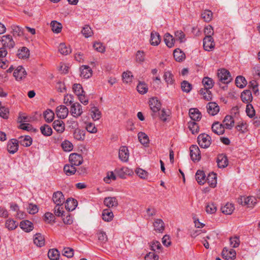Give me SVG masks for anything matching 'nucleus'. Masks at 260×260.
Segmentation results:
<instances>
[{
    "instance_id": "f257e3e1",
    "label": "nucleus",
    "mask_w": 260,
    "mask_h": 260,
    "mask_svg": "<svg viewBox=\"0 0 260 260\" xmlns=\"http://www.w3.org/2000/svg\"><path fill=\"white\" fill-rule=\"evenodd\" d=\"M217 77L218 79V84L220 86H221V83L228 84L232 80L230 72L225 69L218 71Z\"/></svg>"
},
{
    "instance_id": "f03ea898",
    "label": "nucleus",
    "mask_w": 260,
    "mask_h": 260,
    "mask_svg": "<svg viewBox=\"0 0 260 260\" xmlns=\"http://www.w3.org/2000/svg\"><path fill=\"white\" fill-rule=\"evenodd\" d=\"M198 142L199 145L203 148H208L211 143L210 136L206 134H200L198 137Z\"/></svg>"
},
{
    "instance_id": "7ed1b4c3",
    "label": "nucleus",
    "mask_w": 260,
    "mask_h": 260,
    "mask_svg": "<svg viewBox=\"0 0 260 260\" xmlns=\"http://www.w3.org/2000/svg\"><path fill=\"white\" fill-rule=\"evenodd\" d=\"M149 103L150 109L153 113L152 114V116L154 117L155 115V113L160 110V102L157 98H152L150 99Z\"/></svg>"
},
{
    "instance_id": "20e7f679",
    "label": "nucleus",
    "mask_w": 260,
    "mask_h": 260,
    "mask_svg": "<svg viewBox=\"0 0 260 260\" xmlns=\"http://www.w3.org/2000/svg\"><path fill=\"white\" fill-rule=\"evenodd\" d=\"M190 155L193 161H198L201 159V152L198 146L193 145L190 147Z\"/></svg>"
},
{
    "instance_id": "39448f33",
    "label": "nucleus",
    "mask_w": 260,
    "mask_h": 260,
    "mask_svg": "<svg viewBox=\"0 0 260 260\" xmlns=\"http://www.w3.org/2000/svg\"><path fill=\"white\" fill-rule=\"evenodd\" d=\"M1 42L3 46L6 48H13L15 44L12 37L10 35L3 36Z\"/></svg>"
},
{
    "instance_id": "423d86ee",
    "label": "nucleus",
    "mask_w": 260,
    "mask_h": 260,
    "mask_svg": "<svg viewBox=\"0 0 260 260\" xmlns=\"http://www.w3.org/2000/svg\"><path fill=\"white\" fill-rule=\"evenodd\" d=\"M203 47L207 51H210L215 47V42L212 37H205L203 39Z\"/></svg>"
},
{
    "instance_id": "0eeeda50",
    "label": "nucleus",
    "mask_w": 260,
    "mask_h": 260,
    "mask_svg": "<svg viewBox=\"0 0 260 260\" xmlns=\"http://www.w3.org/2000/svg\"><path fill=\"white\" fill-rule=\"evenodd\" d=\"M70 112L74 117H79L83 113L81 105L79 103H73L71 105Z\"/></svg>"
},
{
    "instance_id": "6e6552de",
    "label": "nucleus",
    "mask_w": 260,
    "mask_h": 260,
    "mask_svg": "<svg viewBox=\"0 0 260 260\" xmlns=\"http://www.w3.org/2000/svg\"><path fill=\"white\" fill-rule=\"evenodd\" d=\"M52 200L57 206H62L64 203L65 199L62 192L57 191L54 192L52 196Z\"/></svg>"
},
{
    "instance_id": "1a4fd4ad",
    "label": "nucleus",
    "mask_w": 260,
    "mask_h": 260,
    "mask_svg": "<svg viewBox=\"0 0 260 260\" xmlns=\"http://www.w3.org/2000/svg\"><path fill=\"white\" fill-rule=\"evenodd\" d=\"M69 160L70 164L75 166H78L82 164L83 159L81 155L77 153H72L70 155Z\"/></svg>"
},
{
    "instance_id": "9d476101",
    "label": "nucleus",
    "mask_w": 260,
    "mask_h": 260,
    "mask_svg": "<svg viewBox=\"0 0 260 260\" xmlns=\"http://www.w3.org/2000/svg\"><path fill=\"white\" fill-rule=\"evenodd\" d=\"M19 142L17 139H12L10 140L7 144V150L10 153L14 154L18 149Z\"/></svg>"
},
{
    "instance_id": "9b49d317",
    "label": "nucleus",
    "mask_w": 260,
    "mask_h": 260,
    "mask_svg": "<svg viewBox=\"0 0 260 260\" xmlns=\"http://www.w3.org/2000/svg\"><path fill=\"white\" fill-rule=\"evenodd\" d=\"M26 72L22 66H18L13 73V75L17 80H21L25 78Z\"/></svg>"
},
{
    "instance_id": "f8f14e48",
    "label": "nucleus",
    "mask_w": 260,
    "mask_h": 260,
    "mask_svg": "<svg viewBox=\"0 0 260 260\" xmlns=\"http://www.w3.org/2000/svg\"><path fill=\"white\" fill-rule=\"evenodd\" d=\"M236 252L234 249L228 250L226 247H224L222 251V256L226 260H233L236 258Z\"/></svg>"
},
{
    "instance_id": "ddd939ff",
    "label": "nucleus",
    "mask_w": 260,
    "mask_h": 260,
    "mask_svg": "<svg viewBox=\"0 0 260 260\" xmlns=\"http://www.w3.org/2000/svg\"><path fill=\"white\" fill-rule=\"evenodd\" d=\"M56 113L60 119H64L69 114V110L65 106L60 105L56 108Z\"/></svg>"
},
{
    "instance_id": "4468645a",
    "label": "nucleus",
    "mask_w": 260,
    "mask_h": 260,
    "mask_svg": "<svg viewBox=\"0 0 260 260\" xmlns=\"http://www.w3.org/2000/svg\"><path fill=\"white\" fill-rule=\"evenodd\" d=\"M207 110L208 113L214 116L219 111V107L215 102H209L207 106Z\"/></svg>"
},
{
    "instance_id": "2eb2a0df",
    "label": "nucleus",
    "mask_w": 260,
    "mask_h": 260,
    "mask_svg": "<svg viewBox=\"0 0 260 260\" xmlns=\"http://www.w3.org/2000/svg\"><path fill=\"white\" fill-rule=\"evenodd\" d=\"M256 203V199L254 197H243L241 199L242 205L247 206L249 208H252Z\"/></svg>"
},
{
    "instance_id": "dca6fc26",
    "label": "nucleus",
    "mask_w": 260,
    "mask_h": 260,
    "mask_svg": "<svg viewBox=\"0 0 260 260\" xmlns=\"http://www.w3.org/2000/svg\"><path fill=\"white\" fill-rule=\"evenodd\" d=\"M80 76L85 79L90 78L92 75V71L90 67L83 65L80 68Z\"/></svg>"
},
{
    "instance_id": "f3484780",
    "label": "nucleus",
    "mask_w": 260,
    "mask_h": 260,
    "mask_svg": "<svg viewBox=\"0 0 260 260\" xmlns=\"http://www.w3.org/2000/svg\"><path fill=\"white\" fill-rule=\"evenodd\" d=\"M216 162L219 168H224L228 165L227 157L223 154H220L217 156Z\"/></svg>"
},
{
    "instance_id": "a211bd4d",
    "label": "nucleus",
    "mask_w": 260,
    "mask_h": 260,
    "mask_svg": "<svg viewBox=\"0 0 260 260\" xmlns=\"http://www.w3.org/2000/svg\"><path fill=\"white\" fill-rule=\"evenodd\" d=\"M129 153L126 147H121L119 151V158L122 161L126 162L128 159Z\"/></svg>"
},
{
    "instance_id": "6ab92c4d",
    "label": "nucleus",
    "mask_w": 260,
    "mask_h": 260,
    "mask_svg": "<svg viewBox=\"0 0 260 260\" xmlns=\"http://www.w3.org/2000/svg\"><path fill=\"white\" fill-rule=\"evenodd\" d=\"M241 98L243 102L249 104L252 101V93L250 90H245L241 94Z\"/></svg>"
},
{
    "instance_id": "aec40b11",
    "label": "nucleus",
    "mask_w": 260,
    "mask_h": 260,
    "mask_svg": "<svg viewBox=\"0 0 260 260\" xmlns=\"http://www.w3.org/2000/svg\"><path fill=\"white\" fill-rule=\"evenodd\" d=\"M212 131L215 134L220 135L224 132V127L218 122H214L212 125Z\"/></svg>"
},
{
    "instance_id": "412c9836",
    "label": "nucleus",
    "mask_w": 260,
    "mask_h": 260,
    "mask_svg": "<svg viewBox=\"0 0 260 260\" xmlns=\"http://www.w3.org/2000/svg\"><path fill=\"white\" fill-rule=\"evenodd\" d=\"M78 205L77 200L72 198H69L65 202V207L69 211L74 210Z\"/></svg>"
},
{
    "instance_id": "4be33fe9",
    "label": "nucleus",
    "mask_w": 260,
    "mask_h": 260,
    "mask_svg": "<svg viewBox=\"0 0 260 260\" xmlns=\"http://www.w3.org/2000/svg\"><path fill=\"white\" fill-rule=\"evenodd\" d=\"M190 118L194 121H199L201 118V113L197 108H191L189 111Z\"/></svg>"
},
{
    "instance_id": "5701e85b",
    "label": "nucleus",
    "mask_w": 260,
    "mask_h": 260,
    "mask_svg": "<svg viewBox=\"0 0 260 260\" xmlns=\"http://www.w3.org/2000/svg\"><path fill=\"white\" fill-rule=\"evenodd\" d=\"M19 226L21 229L26 232L31 231L34 228L32 223L27 220L21 221Z\"/></svg>"
},
{
    "instance_id": "b1692460",
    "label": "nucleus",
    "mask_w": 260,
    "mask_h": 260,
    "mask_svg": "<svg viewBox=\"0 0 260 260\" xmlns=\"http://www.w3.org/2000/svg\"><path fill=\"white\" fill-rule=\"evenodd\" d=\"M104 203L105 205L108 208L117 207L118 205V202L115 197L105 198L104 201Z\"/></svg>"
},
{
    "instance_id": "393cba45",
    "label": "nucleus",
    "mask_w": 260,
    "mask_h": 260,
    "mask_svg": "<svg viewBox=\"0 0 260 260\" xmlns=\"http://www.w3.org/2000/svg\"><path fill=\"white\" fill-rule=\"evenodd\" d=\"M54 129L58 133H61L64 131V123L60 119L56 120L53 123Z\"/></svg>"
},
{
    "instance_id": "a878e982",
    "label": "nucleus",
    "mask_w": 260,
    "mask_h": 260,
    "mask_svg": "<svg viewBox=\"0 0 260 260\" xmlns=\"http://www.w3.org/2000/svg\"><path fill=\"white\" fill-rule=\"evenodd\" d=\"M160 37L159 34L155 31H152L150 36V44L153 46H157L160 42Z\"/></svg>"
},
{
    "instance_id": "bb28decb",
    "label": "nucleus",
    "mask_w": 260,
    "mask_h": 260,
    "mask_svg": "<svg viewBox=\"0 0 260 260\" xmlns=\"http://www.w3.org/2000/svg\"><path fill=\"white\" fill-rule=\"evenodd\" d=\"M225 128L231 129L234 126V120L231 115H226L223 121Z\"/></svg>"
},
{
    "instance_id": "cd10ccee",
    "label": "nucleus",
    "mask_w": 260,
    "mask_h": 260,
    "mask_svg": "<svg viewBox=\"0 0 260 260\" xmlns=\"http://www.w3.org/2000/svg\"><path fill=\"white\" fill-rule=\"evenodd\" d=\"M19 143L24 147L30 146L32 142V138L29 136H25L24 137L21 136L19 138Z\"/></svg>"
},
{
    "instance_id": "c85d7f7f",
    "label": "nucleus",
    "mask_w": 260,
    "mask_h": 260,
    "mask_svg": "<svg viewBox=\"0 0 260 260\" xmlns=\"http://www.w3.org/2000/svg\"><path fill=\"white\" fill-rule=\"evenodd\" d=\"M154 230L159 233H162L165 230V224L160 219H156L153 223Z\"/></svg>"
},
{
    "instance_id": "c756f323",
    "label": "nucleus",
    "mask_w": 260,
    "mask_h": 260,
    "mask_svg": "<svg viewBox=\"0 0 260 260\" xmlns=\"http://www.w3.org/2000/svg\"><path fill=\"white\" fill-rule=\"evenodd\" d=\"M114 217L113 212L109 209H104L102 212V218L107 222L111 221Z\"/></svg>"
},
{
    "instance_id": "7c9ffc66",
    "label": "nucleus",
    "mask_w": 260,
    "mask_h": 260,
    "mask_svg": "<svg viewBox=\"0 0 260 260\" xmlns=\"http://www.w3.org/2000/svg\"><path fill=\"white\" fill-rule=\"evenodd\" d=\"M17 56L19 58L26 59L29 56V50L25 47H23L18 51Z\"/></svg>"
},
{
    "instance_id": "2f4dec72",
    "label": "nucleus",
    "mask_w": 260,
    "mask_h": 260,
    "mask_svg": "<svg viewBox=\"0 0 260 260\" xmlns=\"http://www.w3.org/2000/svg\"><path fill=\"white\" fill-rule=\"evenodd\" d=\"M34 243L38 247H42L45 244V239L40 233H37L34 239Z\"/></svg>"
},
{
    "instance_id": "473e14b6",
    "label": "nucleus",
    "mask_w": 260,
    "mask_h": 260,
    "mask_svg": "<svg viewBox=\"0 0 260 260\" xmlns=\"http://www.w3.org/2000/svg\"><path fill=\"white\" fill-rule=\"evenodd\" d=\"M206 175L204 171L198 170L196 174V179L200 184H203L206 181Z\"/></svg>"
},
{
    "instance_id": "72a5a7b5",
    "label": "nucleus",
    "mask_w": 260,
    "mask_h": 260,
    "mask_svg": "<svg viewBox=\"0 0 260 260\" xmlns=\"http://www.w3.org/2000/svg\"><path fill=\"white\" fill-rule=\"evenodd\" d=\"M206 181L211 187H215L217 184L216 174L214 173L209 174Z\"/></svg>"
},
{
    "instance_id": "f704fd0d",
    "label": "nucleus",
    "mask_w": 260,
    "mask_h": 260,
    "mask_svg": "<svg viewBox=\"0 0 260 260\" xmlns=\"http://www.w3.org/2000/svg\"><path fill=\"white\" fill-rule=\"evenodd\" d=\"M63 171L68 176H71L75 174L77 171V169L75 166L72 164H67L64 166Z\"/></svg>"
},
{
    "instance_id": "c9c22d12",
    "label": "nucleus",
    "mask_w": 260,
    "mask_h": 260,
    "mask_svg": "<svg viewBox=\"0 0 260 260\" xmlns=\"http://www.w3.org/2000/svg\"><path fill=\"white\" fill-rule=\"evenodd\" d=\"M202 83L204 86V89H207V90H209L211 89L214 84V82L213 79L208 77H206L203 79Z\"/></svg>"
},
{
    "instance_id": "e433bc0d",
    "label": "nucleus",
    "mask_w": 260,
    "mask_h": 260,
    "mask_svg": "<svg viewBox=\"0 0 260 260\" xmlns=\"http://www.w3.org/2000/svg\"><path fill=\"white\" fill-rule=\"evenodd\" d=\"M234 209L233 204L227 203L221 208V210L224 214L230 215L233 213Z\"/></svg>"
},
{
    "instance_id": "4c0bfd02",
    "label": "nucleus",
    "mask_w": 260,
    "mask_h": 260,
    "mask_svg": "<svg viewBox=\"0 0 260 260\" xmlns=\"http://www.w3.org/2000/svg\"><path fill=\"white\" fill-rule=\"evenodd\" d=\"M164 41L168 47L171 48L174 46L175 40L172 35L167 33L164 36Z\"/></svg>"
},
{
    "instance_id": "58836bf2",
    "label": "nucleus",
    "mask_w": 260,
    "mask_h": 260,
    "mask_svg": "<svg viewBox=\"0 0 260 260\" xmlns=\"http://www.w3.org/2000/svg\"><path fill=\"white\" fill-rule=\"evenodd\" d=\"M59 256V252L57 249H50L48 252V257L51 260H58Z\"/></svg>"
},
{
    "instance_id": "ea45409f",
    "label": "nucleus",
    "mask_w": 260,
    "mask_h": 260,
    "mask_svg": "<svg viewBox=\"0 0 260 260\" xmlns=\"http://www.w3.org/2000/svg\"><path fill=\"white\" fill-rule=\"evenodd\" d=\"M174 57L177 61L183 60L185 57V54L179 48L176 49L173 53Z\"/></svg>"
},
{
    "instance_id": "a19ab883",
    "label": "nucleus",
    "mask_w": 260,
    "mask_h": 260,
    "mask_svg": "<svg viewBox=\"0 0 260 260\" xmlns=\"http://www.w3.org/2000/svg\"><path fill=\"white\" fill-rule=\"evenodd\" d=\"M40 131L42 135L46 137L50 136L52 134L51 127L46 124L41 126Z\"/></svg>"
},
{
    "instance_id": "79ce46f5",
    "label": "nucleus",
    "mask_w": 260,
    "mask_h": 260,
    "mask_svg": "<svg viewBox=\"0 0 260 260\" xmlns=\"http://www.w3.org/2000/svg\"><path fill=\"white\" fill-rule=\"evenodd\" d=\"M235 83L237 87L240 88H243L246 85L247 83V81L244 77L242 76H239L236 78Z\"/></svg>"
},
{
    "instance_id": "37998d69",
    "label": "nucleus",
    "mask_w": 260,
    "mask_h": 260,
    "mask_svg": "<svg viewBox=\"0 0 260 260\" xmlns=\"http://www.w3.org/2000/svg\"><path fill=\"white\" fill-rule=\"evenodd\" d=\"M122 78L124 83H129L132 82L133 75L131 71H127L122 73Z\"/></svg>"
},
{
    "instance_id": "c03bdc74",
    "label": "nucleus",
    "mask_w": 260,
    "mask_h": 260,
    "mask_svg": "<svg viewBox=\"0 0 260 260\" xmlns=\"http://www.w3.org/2000/svg\"><path fill=\"white\" fill-rule=\"evenodd\" d=\"M59 52L62 55H67L71 52L70 47H68L64 43H60L58 47Z\"/></svg>"
},
{
    "instance_id": "a18cd8bd",
    "label": "nucleus",
    "mask_w": 260,
    "mask_h": 260,
    "mask_svg": "<svg viewBox=\"0 0 260 260\" xmlns=\"http://www.w3.org/2000/svg\"><path fill=\"white\" fill-rule=\"evenodd\" d=\"M43 115L45 120L47 122L50 123L53 121L54 114L51 110L48 109L46 110L44 112Z\"/></svg>"
},
{
    "instance_id": "49530a36",
    "label": "nucleus",
    "mask_w": 260,
    "mask_h": 260,
    "mask_svg": "<svg viewBox=\"0 0 260 260\" xmlns=\"http://www.w3.org/2000/svg\"><path fill=\"white\" fill-rule=\"evenodd\" d=\"M164 78L167 84H173L174 82L173 75L171 72L165 71L164 75Z\"/></svg>"
},
{
    "instance_id": "de8ad7c7",
    "label": "nucleus",
    "mask_w": 260,
    "mask_h": 260,
    "mask_svg": "<svg viewBox=\"0 0 260 260\" xmlns=\"http://www.w3.org/2000/svg\"><path fill=\"white\" fill-rule=\"evenodd\" d=\"M85 133L84 131L76 129L74 133V137L77 140L83 141L85 139Z\"/></svg>"
},
{
    "instance_id": "09e8293b",
    "label": "nucleus",
    "mask_w": 260,
    "mask_h": 260,
    "mask_svg": "<svg viewBox=\"0 0 260 260\" xmlns=\"http://www.w3.org/2000/svg\"><path fill=\"white\" fill-rule=\"evenodd\" d=\"M137 91L142 94L146 93L148 91V86L144 82H139L137 86Z\"/></svg>"
},
{
    "instance_id": "8fccbe9b",
    "label": "nucleus",
    "mask_w": 260,
    "mask_h": 260,
    "mask_svg": "<svg viewBox=\"0 0 260 260\" xmlns=\"http://www.w3.org/2000/svg\"><path fill=\"white\" fill-rule=\"evenodd\" d=\"M138 139L140 143L143 145H147L149 143V139L148 136L143 132H140L138 135Z\"/></svg>"
},
{
    "instance_id": "3c124183",
    "label": "nucleus",
    "mask_w": 260,
    "mask_h": 260,
    "mask_svg": "<svg viewBox=\"0 0 260 260\" xmlns=\"http://www.w3.org/2000/svg\"><path fill=\"white\" fill-rule=\"evenodd\" d=\"M91 117L94 120H98L101 117V113L99 109L95 107L91 108Z\"/></svg>"
},
{
    "instance_id": "603ef678",
    "label": "nucleus",
    "mask_w": 260,
    "mask_h": 260,
    "mask_svg": "<svg viewBox=\"0 0 260 260\" xmlns=\"http://www.w3.org/2000/svg\"><path fill=\"white\" fill-rule=\"evenodd\" d=\"M50 24L52 30L53 32L59 33L61 31L62 29V25L60 23H59L56 21H52Z\"/></svg>"
},
{
    "instance_id": "864d4df0",
    "label": "nucleus",
    "mask_w": 260,
    "mask_h": 260,
    "mask_svg": "<svg viewBox=\"0 0 260 260\" xmlns=\"http://www.w3.org/2000/svg\"><path fill=\"white\" fill-rule=\"evenodd\" d=\"M82 34L86 38L91 37L93 35V31L91 27L88 25H85L82 30Z\"/></svg>"
},
{
    "instance_id": "5fc2aeb1",
    "label": "nucleus",
    "mask_w": 260,
    "mask_h": 260,
    "mask_svg": "<svg viewBox=\"0 0 260 260\" xmlns=\"http://www.w3.org/2000/svg\"><path fill=\"white\" fill-rule=\"evenodd\" d=\"M5 226L9 230H13L17 227L18 223L15 221L9 219L6 221Z\"/></svg>"
},
{
    "instance_id": "6e6d98bb",
    "label": "nucleus",
    "mask_w": 260,
    "mask_h": 260,
    "mask_svg": "<svg viewBox=\"0 0 260 260\" xmlns=\"http://www.w3.org/2000/svg\"><path fill=\"white\" fill-rule=\"evenodd\" d=\"M188 128L193 134L198 133L199 131V126L194 121L188 122Z\"/></svg>"
},
{
    "instance_id": "4d7b16f0",
    "label": "nucleus",
    "mask_w": 260,
    "mask_h": 260,
    "mask_svg": "<svg viewBox=\"0 0 260 260\" xmlns=\"http://www.w3.org/2000/svg\"><path fill=\"white\" fill-rule=\"evenodd\" d=\"M201 94L203 95L204 99L206 101H210L212 99L211 92L207 89H201L200 90Z\"/></svg>"
},
{
    "instance_id": "13d9d810",
    "label": "nucleus",
    "mask_w": 260,
    "mask_h": 260,
    "mask_svg": "<svg viewBox=\"0 0 260 260\" xmlns=\"http://www.w3.org/2000/svg\"><path fill=\"white\" fill-rule=\"evenodd\" d=\"M73 90L77 96L85 92L82 85L80 84H74L73 86Z\"/></svg>"
},
{
    "instance_id": "bf43d9fd",
    "label": "nucleus",
    "mask_w": 260,
    "mask_h": 260,
    "mask_svg": "<svg viewBox=\"0 0 260 260\" xmlns=\"http://www.w3.org/2000/svg\"><path fill=\"white\" fill-rule=\"evenodd\" d=\"M181 89L183 91L188 93L192 88V85L187 81H183L181 84Z\"/></svg>"
},
{
    "instance_id": "052dcab7",
    "label": "nucleus",
    "mask_w": 260,
    "mask_h": 260,
    "mask_svg": "<svg viewBox=\"0 0 260 260\" xmlns=\"http://www.w3.org/2000/svg\"><path fill=\"white\" fill-rule=\"evenodd\" d=\"M151 249L152 251H155L156 252H159L161 251V248H162V246L160 244V243L157 241H153L151 242Z\"/></svg>"
},
{
    "instance_id": "680f3d73",
    "label": "nucleus",
    "mask_w": 260,
    "mask_h": 260,
    "mask_svg": "<svg viewBox=\"0 0 260 260\" xmlns=\"http://www.w3.org/2000/svg\"><path fill=\"white\" fill-rule=\"evenodd\" d=\"M61 147L64 151L69 152L73 149V145L70 141L65 140L62 142Z\"/></svg>"
},
{
    "instance_id": "e2e57ef3",
    "label": "nucleus",
    "mask_w": 260,
    "mask_h": 260,
    "mask_svg": "<svg viewBox=\"0 0 260 260\" xmlns=\"http://www.w3.org/2000/svg\"><path fill=\"white\" fill-rule=\"evenodd\" d=\"M202 18L206 22H209L212 18V12L209 10H205L202 13Z\"/></svg>"
},
{
    "instance_id": "0e129e2a",
    "label": "nucleus",
    "mask_w": 260,
    "mask_h": 260,
    "mask_svg": "<svg viewBox=\"0 0 260 260\" xmlns=\"http://www.w3.org/2000/svg\"><path fill=\"white\" fill-rule=\"evenodd\" d=\"M217 207L213 203H208L206 207V211L207 213L213 214L216 212Z\"/></svg>"
},
{
    "instance_id": "69168bd1",
    "label": "nucleus",
    "mask_w": 260,
    "mask_h": 260,
    "mask_svg": "<svg viewBox=\"0 0 260 260\" xmlns=\"http://www.w3.org/2000/svg\"><path fill=\"white\" fill-rule=\"evenodd\" d=\"M98 240L102 242L105 243L108 240V237L106 233L102 230H100L97 233Z\"/></svg>"
},
{
    "instance_id": "338daca9",
    "label": "nucleus",
    "mask_w": 260,
    "mask_h": 260,
    "mask_svg": "<svg viewBox=\"0 0 260 260\" xmlns=\"http://www.w3.org/2000/svg\"><path fill=\"white\" fill-rule=\"evenodd\" d=\"M11 27L13 30L14 35H16L18 36H21L23 35V32L22 27L16 25H12Z\"/></svg>"
},
{
    "instance_id": "774afa93",
    "label": "nucleus",
    "mask_w": 260,
    "mask_h": 260,
    "mask_svg": "<svg viewBox=\"0 0 260 260\" xmlns=\"http://www.w3.org/2000/svg\"><path fill=\"white\" fill-rule=\"evenodd\" d=\"M44 220L46 222H47L49 223H54L55 222L54 215L50 212H47L45 214Z\"/></svg>"
}]
</instances>
